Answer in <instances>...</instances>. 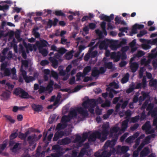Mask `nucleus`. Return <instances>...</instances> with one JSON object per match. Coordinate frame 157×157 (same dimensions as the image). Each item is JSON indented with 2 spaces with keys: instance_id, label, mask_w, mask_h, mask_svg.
Listing matches in <instances>:
<instances>
[{
  "instance_id": "f257e3e1",
  "label": "nucleus",
  "mask_w": 157,
  "mask_h": 157,
  "mask_svg": "<svg viewBox=\"0 0 157 157\" xmlns=\"http://www.w3.org/2000/svg\"><path fill=\"white\" fill-rule=\"evenodd\" d=\"M77 112L81 114L83 117H87L89 115L88 111L82 107H77L76 109H73L70 111L69 115L71 119L73 118H76L77 116Z\"/></svg>"
},
{
  "instance_id": "f03ea898",
  "label": "nucleus",
  "mask_w": 157,
  "mask_h": 157,
  "mask_svg": "<svg viewBox=\"0 0 157 157\" xmlns=\"http://www.w3.org/2000/svg\"><path fill=\"white\" fill-rule=\"evenodd\" d=\"M103 100L101 97H99L96 100L94 99H89V98L86 101L83 102L82 104V106L85 109H87L88 108L89 105L90 106H95L98 104H101L102 103Z\"/></svg>"
},
{
  "instance_id": "7ed1b4c3",
  "label": "nucleus",
  "mask_w": 157,
  "mask_h": 157,
  "mask_svg": "<svg viewBox=\"0 0 157 157\" xmlns=\"http://www.w3.org/2000/svg\"><path fill=\"white\" fill-rule=\"evenodd\" d=\"M13 94L17 96H18L22 98H28V93L22 89L18 87L16 88L13 91Z\"/></svg>"
},
{
  "instance_id": "20e7f679",
  "label": "nucleus",
  "mask_w": 157,
  "mask_h": 157,
  "mask_svg": "<svg viewBox=\"0 0 157 157\" xmlns=\"http://www.w3.org/2000/svg\"><path fill=\"white\" fill-rule=\"evenodd\" d=\"M118 135L117 134H114L113 136L110 137H112L111 140H107L104 145V147H113L116 144V142L118 138Z\"/></svg>"
},
{
  "instance_id": "39448f33",
  "label": "nucleus",
  "mask_w": 157,
  "mask_h": 157,
  "mask_svg": "<svg viewBox=\"0 0 157 157\" xmlns=\"http://www.w3.org/2000/svg\"><path fill=\"white\" fill-rule=\"evenodd\" d=\"M112 41L109 39H105L102 41L99 40L98 43L99 48L100 50L103 49H107L109 44L111 43Z\"/></svg>"
},
{
  "instance_id": "423d86ee",
  "label": "nucleus",
  "mask_w": 157,
  "mask_h": 157,
  "mask_svg": "<svg viewBox=\"0 0 157 157\" xmlns=\"http://www.w3.org/2000/svg\"><path fill=\"white\" fill-rule=\"evenodd\" d=\"M97 138L100 140L102 141L101 133L98 131H95L92 133L88 137L89 140L92 142L95 141Z\"/></svg>"
},
{
  "instance_id": "0eeeda50",
  "label": "nucleus",
  "mask_w": 157,
  "mask_h": 157,
  "mask_svg": "<svg viewBox=\"0 0 157 157\" xmlns=\"http://www.w3.org/2000/svg\"><path fill=\"white\" fill-rule=\"evenodd\" d=\"M151 127L150 122L149 121H147L143 125L142 128L143 130L145 131L146 134L148 135L153 133L155 132L154 130L153 129L150 130Z\"/></svg>"
},
{
  "instance_id": "6e6552de",
  "label": "nucleus",
  "mask_w": 157,
  "mask_h": 157,
  "mask_svg": "<svg viewBox=\"0 0 157 157\" xmlns=\"http://www.w3.org/2000/svg\"><path fill=\"white\" fill-rule=\"evenodd\" d=\"M102 130L101 132V136H102L101 140L102 142L104 141L107 138V136L109 134V125L104 124L102 126Z\"/></svg>"
},
{
  "instance_id": "1a4fd4ad",
  "label": "nucleus",
  "mask_w": 157,
  "mask_h": 157,
  "mask_svg": "<svg viewBox=\"0 0 157 157\" xmlns=\"http://www.w3.org/2000/svg\"><path fill=\"white\" fill-rule=\"evenodd\" d=\"M7 63H2L1 65V71L3 72V75L5 76H9L11 73L10 69L7 68Z\"/></svg>"
},
{
  "instance_id": "9d476101",
  "label": "nucleus",
  "mask_w": 157,
  "mask_h": 157,
  "mask_svg": "<svg viewBox=\"0 0 157 157\" xmlns=\"http://www.w3.org/2000/svg\"><path fill=\"white\" fill-rule=\"evenodd\" d=\"M147 86L146 78L145 76L143 77L141 83H138L136 86V89L145 88Z\"/></svg>"
},
{
  "instance_id": "9b49d317",
  "label": "nucleus",
  "mask_w": 157,
  "mask_h": 157,
  "mask_svg": "<svg viewBox=\"0 0 157 157\" xmlns=\"http://www.w3.org/2000/svg\"><path fill=\"white\" fill-rule=\"evenodd\" d=\"M121 53L120 52L117 53L115 52H113L111 54V58L114 59V62H117L119 61L121 58Z\"/></svg>"
},
{
  "instance_id": "f8f14e48",
  "label": "nucleus",
  "mask_w": 157,
  "mask_h": 157,
  "mask_svg": "<svg viewBox=\"0 0 157 157\" xmlns=\"http://www.w3.org/2000/svg\"><path fill=\"white\" fill-rule=\"evenodd\" d=\"M144 27L143 25H139L135 24L132 27L131 30L132 33L133 34H136L137 33V29H143Z\"/></svg>"
},
{
  "instance_id": "ddd939ff",
  "label": "nucleus",
  "mask_w": 157,
  "mask_h": 157,
  "mask_svg": "<svg viewBox=\"0 0 157 157\" xmlns=\"http://www.w3.org/2000/svg\"><path fill=\"white\" fill-rule=\"evenodd\" d=\"M130 68L133 73L135 72L138 68L139 65L137 62L129 63Z\"/></svg>"
},
{
  "instance_id": "4468645a",
  "label": "nucleus",
  "mask_w": 157,
  "mask_h": 157,
  "mask_svg": "<svg viewBox=\"0 0 157 157\" xmlns=\"http://www.w3.org/2000/svg\"><path fill=\"white\" fill-rule=\"evenodd\" d=\"M47 44H48V42L45 40H43L40 42L38 41L36 42V45L39 50L43 48V47H47Z\"/></svg>"
},
{
  "instance_id": "2eb2a0df",
  "label": "nucleus",
  "mask_w": 157,
  "mask_h": 157,
  "mask_svg": "<svg viewBox=\"0 0 157 157\" xmlns=\"http://www.w3.org/2000/svg\"><path fill=\"white\" fill-rule=\"evenodd\" d=\"M49 60L52 63V66L55 68H56L58 65V61L55 58V57H50Z\"/></svg>"
},
{
  "instance_id": "dca6fc26",
  "label": "nucleus",
  "mask_w": 157,
  "mask_h": 157,
  "mask_svg": "<svg viewBox=\"0 0 157 157\" xmlns=\"http://www.w3.org/2000/svg\"><path fill=\"white\" fill-rule=\"evenodd\" d=\"M150 153V150L148 147H145L141 151L140 153V157L147 156Z\"/></svg>"
},
{
  "instance_id": "f3484780",
  "label": "nucleus",
  "mask_w": 157,
  "mask_h": 157,
  "mask_svg": "<svg viewBox=\"0 0 157 157\" xmlns=\"http://www.w3.org/2000/svg\"><path fill=\"white\" fill-rule=\"evenodd\" d=\"M58 21V19L57 18H54L53 21H52V20L49 19L47 23V25L49 26V28H51L52 25L55 26L57 25Z\"/></svg>"
},
{
  "instance_id": "a211bd4d",
  "label": "nucleus",
  "mask_w": 157,
  "mask_h": 157,
  "mask_svg": "<svg viewBox=\"0 0 157 157\" xmlns=\"http://www.w3.org/2000/svg\"><path fill=\"white\" fill-rule=\"evenodd\" d=\"M36 137V136L35 134L32 135L28 137L27 141L30 145H31L34 144Z\"/></svg>"
},
{
  "instance_id": "6ab92c4d",
  "label": "nucleus",
  "mask_w": 157,
  "mask_h": 157,
  "mask_svg": "<svg viewBox=\"0 0 157 157\" xmlns=\"http://www.w3.org/2000/svg\"><path fill=\"white\" fill-rule=\"evenodd\" d=\"M33 109L35 111L40 112L41 111L43 108L41 105H37L35 104H33L31 105Z\"/></svg>"
},
{
  "instance_id": "aec40b11",
  "label": "nucleus",
  "mask_w": 157,
  "mask_h": 157,
  "mask_svg": "<svg viewBox=\"0 0 157 157\" xmlns=\"http://www.w3.org/2000/svg\"><path fill=\"white\" fill-rule=\"evenodd\" d=\"M120 130V128L118 126H114L112 127L110 130V133L109 134V137H113L114 136V134H113L114 133H115V134H117L118 131Z\"/></svg>"
},
{
  "instance_id": "412c9836",
  "label": "nucleus",
  "mask_w": 157,
  "mask_h": 157,
  "mask_svg": "<svg viewBox=\"0 0 157 157\" xmlns=\"http://www.w3.org/2000/svg\"><path fill=\"white\" fill-rule=\"evenodd\" d=\"M20 144L18 143H16L12 147H11L10 150L12 152L16 153L20 150Z\"/></svg>"
},
{
  "instance_id": "4be33fe9",
  "label": "nucleus",
  "mask_w": 157,
  "mask_h": 157,
  "mask_svg": "<svg viewBox=\"0 0 157 157\" xmlns=\"http://www.w3.org/2000/svg\"><path fill=\"white\" fill-rule=\"evenodd\" d=\"M128 120H125L122 121L121 131H122L123 132H124L128 127Z\"/></svg>"
},
{
  "instance_id": "5701e85b",
  "label": "nucleus",
  "mask_w": 157,
  "mask_h": 157,
  "mask_svg": "<svg viewBox=\"0 0 157 157\" xmlns=\"http://www.w3.org/2000/svg\"><path fill=\"white\" fill-rule=\"evenodd\" d=\"M71 119L69 115L68 116L64 115L61 118V121L62 123L67 124V123L69 122Z\"/></svg>"
},
{
  "instance_id": "b1692460",
  "label": "nucleus",
  "mask_w": 157,
  "mask_h": 157,
  "mask_svg": "<svg viewBox=\"0 0 157 157\" xmlns=\"http://www.w3.org/2000/svg\"><path fill=\"white\" fill-rule=\"evenodd\" d=\"M112 41L111 43L109 44L110 47L111 49L113 50H116L118 48L120 47L119 44H117L115 42L112 40H110Z\"/></svg>"
},
{
  "instance_id": "393cba45",
  "label": "nucleus",
  "mask_w": 157,
  "mask_h": 157,
  "mask_svg": "<svg viewBox=\"0 0 157 157\" xmlns=\"http://www.w3.org/2000/svg\"><path fill=\"white\" fill-rule=\"evenodd\" d=\"M100 74L99 71L96 67H94L92 70L91 75L94 77H98Z\"/></svg>"
},
{
  "instance_id": "a878e982",
  "label": "nucleus",
  "mask_w": 157,
  "mask_h": 157,
  "mask_svg": "<svg viewBox=\"0 0 157 157\" xmlns=\"http://www.w3.org/2000/svg\"><path fill=\"white\" fill-rule=\"evenodd\" d=\"M149 85L150 87H153L155 88L157 87V80L152 78L149 80Z\"/></svg>"
},
{
  "instance_id": "bb28decb",
  "label": "nucleus",
  "mask_w": 157,
  "mask_h": 157,
  "mask_svg": "<svg viewBox=\"0 0 157 157\" xmlns=\"http://www.w3.org/2000/svg\"><path fill=\"white\" fill-rule=\"evenodd\" d=\"M54 84V82L53 80H50L48 83V84L46 86V90H50L52 92L53 90V86Z\"/></svg>"
},
{
  "instance_id": "cd10ccee",
  "label": "nucleus",
  "mask_w": 157,
  "mask_h": 157,
  "mask_svg": "<svg viewBox=\"0 0 157 157\" xmlns=\"http://www.w3.org/2000/svg\"><path fill=\"white\" fill-rule=\"evenodd\" d=\"M129 74L128 73H126L121 79V82L122 84H124L128 81Z\"/></svg>"
},
{
  "instance_id": "c85d7f7f",
  "label": "nucleus",
  "mask_w": 157,
  "mask_h": 157,
  "mask_svg": "<svg viewBox=\"0 0 157 157\" xmlns=\"http://www.w3.org/2000/svg\"><path fill=\"white\" fill-rule=\"evenodd\" d=\"M39 29V28L37 27L33 29L32 31L33 34L35 36V38H38L40 37V34L37 31Z\"/></svg>"
},
{
  "instance_id": "c756f323",
  "label": "nucleus",
  "mask_w": 157,
  "mask_h": 157,
  "mask_svg": "<svg viewBox=\"0 0 157 157\" xmlns=\"http://www.w3.org/2000/svg\"><path fill=\"white\" fill-rule=\"evenodd\" d=\"M67 124L59 123L56 126V129L57 130H60L64 129L67 127Z\"/></svg>"
},
{
  "instance_id": "7c9ffc66",
  "label": "nucleus",
  "mask_w": 157,
  "mask_h": 157,
  "mask_svg": "<svg viewBox=\"0 0 157 157\" xmlns=\"http://www.w3.org/2000/svg\"><path fill=\"white\" fill-rule=\"evenodd\" d=\"M71 139L68 137H66L62 140L61 143L62 145L68 144L71 143Z\"/></svg>"
},
{
  "instance_id": "2f4dec72",
  "label": "nucleus",
  "mask_w": 157,
  "mask_h": 157,
  "mask_svg": "<svg viewBox=\"0 0 157 157\" xmlns=\"http://www.w3.org/2000/svg\"><path fill=\"white\" fill-rule=\"evenodd\" d=\"M1 96L3 97L4 100H7L10 97V93L9 92L4 91L2 93Z\"/></svg>"
},
{
  "instance_id": "473e14b6",
  "label": "nucleus",
  "mask_w": 157,
  "mask_h": 157,
  "mask_svg": "<svg viewBox=\"0 0 157 157\" xmlns=\"http://www.w3.org/2000/svg\"><path fill=\"white\" fill-rule=\"evenodd\" d=\"M102 32L100 31L99 29H97L95 31L96 33L98 34L99 36H102V34L103 33L106 36L107 34V33L105 29H102Z\"/></svg>"
},
{
  "instance_id": "72a5a7b5",
  "label": "nucleus",
  "mask_w": 157,
  "mask_h": 157,
  "mask_svg": "<svg viewBox=\"0 0 157 157\" xmlns=\"http://www.w3.org/2000/svg\"><path fill=\"white\" fill-rule=\"evenodd\" d=\"M100 17L102 20L106 21L109 22H110V20L108 16L104 14H101L100 16Z\"/></svg>"
},
{
  "instance_id": "f704fd0d",
  "label": "nucleus",
  "mask_w": 157,
  "mask_h": 157,
  "mask_svg": "<svg viewBox=\"0 0 157 157\" xmlns=\"http://www.w3.org/2000/svg\"><path fill=\"white\" fill-rule=\"evenodd\" d=\"M142 97L140 96L139 97V99L140 100L143 101L149 96V94L145 92L142 91Z\"/></svg>"
},
{
  "instance_id": "c9c22d12",
  "label": "nucleus",
  "mask_w": 157,
  "mask_h": 157,
  "mask_svg": "<svg viewBox=\"0 0 157 157\" xmlns=\"http://www.w3.org/2000/svg\"><path fill=\"white\" fill-rule=\"evenodd\" d=\"M11 73L12 74V78L13 79H17V76L16 74V70L15 67L13 68L11 70Z\"/></svg>"
},
{
  "instance_id": "e433bc0d",
  "label": "nucleus",
  "mask_w": 157,
  "mask_h": 157,
  "mask_svg": "<svg viewBox=\"0 0 157 157\" xmlns=\"http://www.w3.org/2000/svg\"><path fill=\"white\" fill-rule=\"evenodd\" d=\"M88 150H87L86 148H82L79 154V156L80 157V156H82L86 154V155H88Z\"/></svg>"
},
{
  "instance_id": "4c0bfd02",
  "label": "nucleus",
  "mask_w": 157,
  "mask_h": 157,
  "mask_svg": "<svg viewBox=\"0 0 157 157\" xmlns=\"http://www.w3.org/2000/svg\"><path fill=\"white\" fill-rule=\"evenodd\" d=\"M24 79L25 80V82L27 83H29V82L34 80L35 79L34 77L30 76H27L24 78Z\"/></svg>"
},
{
  "instance_id": "58836bf2",
  "label": "nucleus",
  "mask_w": 157,
  "mask_h": 157,
  "mask_svg": "<svg viewBox=\"0 0 157 157\" xmlns=\"http://www.w3.org/2000/svg\"><path fill=\"white\" fill-rule=\"evenodd\" d=\"M53 14H55L56 15L58 16H65V14L61 10H56Z\"/></svg>"
},
{
  "instance_id": "ea45409f",
  "label": "nucleus",
  "mask_w": 157,
  "mask_h": 157,
  "mask_svg": "<svg viewBox=\"0 0 157 157\" xmlns=\"http://www.w3.org/2000/svg\"><path fill=\"white\" fill-rule=\"evenodd\" d=\"M39 52L44 56H46L48 54V51L46 49L41 48L39 50Z\"/></svg>"
},
{
  "instance_id": "a19ab883",
  "label": "nucleus",
  "mask_w": 157,
  "mask_h": 157,
  "mask_svg": "<svg viewBox=\"0 0 157 157\" xmlns=\"http://www.w3.org/2000/svg\"><path fill=\"white\" fill-rule=\"evenodd\" d=\"M75 143H82V139L80 135H77L74 141Z\"/></svg>"
},
{
  "instance_id": "79ce46f5",
  "label": "nucleus",
  "mask_w": 157,
  "mask_h": 157,
  "mask_svg": "<svg viewBox=\"0 0 157 157\" xmlns=\"http://www.w3.org/2000/svg\"><path fill=\"white\" fill-rule=\"evenodd\" d=\"M91 70V67L90 66L86 67L83 69V73L85 76L87 73L89 72Z\"/></svg>"
},
{
  "instance_id": "37998d69",
  "label": "nucleus",
  "mask_w": 157,
  "mask_h": 157,
  "mask_svg": "<svg viewBox=\"0 0 157 157\" xmlns=\"http://www.w3.org/2000/svg\"><path fill=\"white\" fill-rule=\"evenodd\" d=\"M135 138L132 136L128 137L125 140V142L128 143H133L135 140Z\"/></svg>"
},
{
  "instance_id": "c03bdc74",
  "label": "nucleus",
  "mask_w": 157,
  "mask_h": 157,
  "mask_svg": "<svg viewBox=\"0 0 157 157\" xmlns=\"http://www.w3.org/2000/svg\"><path fill=\"white\" fill-rule=\"evenodd\" d=\"M110 102L109 101L106 100L104 103H102L101 105V107L104 108L106 107H109L110 105Z\"/></svg>"
},
{
  "instance_id": "a18cd8bd",
  "label": "nucleus",
  "mask_w": 157,
  "mask_h": 157,
  "mask_svg": "<svg viewBox=\"0 0 157 157\" xmlns=\"http://www.w3.org/2000/svg\"><path fill=\"white\" fill-rule=\"evenodd\" d=\"M85 76L83 73H82L81 72H79L76 75L77 81H80L81 80V77H83Z\"/></svg>"
},
{
  "instance_id": "49530a36",
  "label": "nucleus",
  "mask_w": 157,
  "mask_h": 157,
  "mask_svg": "<svg viewBox=\"0 0 157 157\" xmlns=\"http://www.w3.org/2000/svg\"><path fill=\"white\" fill-rule=\"evenodd\" d=\"M105 67L109 69H111L113 67V63L112 62H110L108 63H105Z\"/></svg>"
},
{
  "instance_id": "de8ad7c7",
  "label": "nucleus",
  "mask_w": 157,
  "mask_h": 157,
  "mask_svg": "<svg viewBox=\"0 0 157 157\" xmlns=\"http://www.w3.org/2000/svg\"><path fill=\"white\" fill-rule=\"evenodd\" d=\"M136 89V86L135 87L134 85H132L129 88L126 90V92L128 94H129L132 92L134 89Z\"/></svg>"
},
{
  "instance_id": "09e8293b",
  "label": "nucleus",
  "mask_w": 157,
  "mask_h": 157,
  "mask_svg": "<svg viewBox=\"0 0 157 157\" xmlns=\"http://www.w3.org/2000/svg\"><path fill=\"white\" fill-rule=\"evenodd\" d=\"M129 149L128 146H123L121 148V152L123 153H126Z\"/></svg>"
},
{
  "instance_id": "8fccbe9b",
  "label": "nucleus",
  "mask_w": 157,
  "mask_h": 157,
  "mask_svg": "<svg viewBox=\"0 0 157 157\" xmlns=\"http://www.w3.org/2000/svg\"><path fill=\"white\" fill-rule=\"evenodd\" d=\"M7 145V141L6 140L3 142V144L0 145V148L2 151H3L6 148Z\"/></svg>"
},
{
  "instance_id": "3c124183",
  "label": "nucleus",
  "mask_w": 157,
  "mask_h": 157,
  "mask_svg": "<svg viewBox=\"0 0 157 157\" xmlns=\"http://www.w3.org/2000/svg\"><path fill=\"white\" fill-rule=\"evenodd\" d=\"M99 42H97L94 46L90 47V48L88 51L90 53H91V52H93V51L94 50L95 48H97V47L98 46Z\"/></svg>"
},
{
  "instance_id": "603ef678",
  "label": "nucleus",
  "mask_w": 157,
  "mask_h": 157,
  "mask_svg": "<svg viewBox=\"0 0 157 157\" xmlns=\"http://www.w3.org/2000/svg\"><path fill=\"white\" fill-rule=\"evenodd\" d=\"M139 119H140L139 116L137 115L135 117H132L131 118V121L133 123H135L138 121Z\"/></svg>"
},
{
  "instance_id": "864d4df0",
  "label": "nucleus",
  "mask_w": 157,
  "mask_h": 157,
  "mask_svg": "<svg viewBox=\"0 0 157 157\" xmlns=\"http://www.w3.org/2000/svg\"><path fill=\"white\" fill-rule=\"evenodd\" d=\"M20 32L19 30H18L15 33V38L18 40H21V38L20 36Z\"/></svg>"
},
{
  "instance_id": "5fc2aeb1",
  "label": "nucleus",
  "mask_w": 157,
  "mask_h": 157,
  "mask_svg": "<svg viewBox=\"0 0 157 157\" xmlns=\"http://www.w3.org/2000/svg\"><path fill=\"white\" fill-rule=\"evenodd\" d=\"M109 85L111 86H113L114 88L117 89L119 88V86L117 83L114 81L110 83Z\"/></svg>"
},
{
  "instance_id": "6e6d98bb",
  "label": "nucleus",
  "mask_w": 157,
  "mask_h": 157,
  "mask_svg": "<svg viewBox=\"0 0 157 157\" xmlns=\"http://www.w3.org/2000/svg\"><path fill=\"white\" fill-rule=\"evenodd\" d=\"M72 53L71 52H68L65 55V57L66 59L68 60L71 59L72 57Z\"/></svg>"
},
{
  "instance_id": "4d7b16f0",
  "label": "nucleus",
  "mask_w": 157,
  "mask_h": 157,
  "mask_svg": "<svg viewBox=\"0 0 157 157\" xmlns=\"http://www.w3.org/2000/svg\"><path fill=\"white\" fill-rule=\"evenodd\" d=\"M88 137V134L87 132H84L82 135V142H84L85 140Z\"/></svg>"
},
{
  "instance_id": "13d9d810",
  "label": "nucleus",
  "mask_w": 157,
  "mask_h": 157,
  "mask_svg": "<svg viewBox=\"0 0 157 157\" xmlns=\"http://www.w3.org/2000/svg\"><path fill=\"white\" fill-rule=\"evenodd\" d=\"M148 43L151 44L156 45L157 46V38L154 39L152 40H150Z\"/></svg>"
},
{
  "instance_id": "bf43d9fd",
  "label": "nucleus",
  "mask_w": 157,
  "mask_h": 157,
  "mask_svg": "<svg viewBox=\"0 0 157 157\" xmlns=\"http://www.w3.org/2000/svg\"><path fill=\"white\" fill-rule=\"evenodd\" d=\"M146 116L145 114V111H143L140 114V121H143L146 118Z\"/></svg>"
},
{
  "instance_id": "052dcab7",
  "label": "nucleus",
  "mask_w": 157,
  "mask_h": 157,
  "mask_svg": "<svg viewBox=\"0 0 157 157\" xmlns=\"http://www.w3.org/2000/svg\"><path fill=\"white\" fill-rule=\"evenodd\" d=\"M145 54L144 52L143 51H139L137 52L136 56L137 57H141L143 56Z\"/></svg>"
},
{
  "instance_id": "680f3d73",
  "label": "nucleus",
  "mask_w": 157,
  "mask_h": 157,
  "mask_svg": "<svg viewBox=\"0 0 157 157\" xmlns=\"http://www.w3.org/2000/svg\"><path fill=\"white\" fill-rule=\"evenodd\" d=\"M18 136V134L17 132L12 133L10 136V139L13 140L16 138Z\"/></svg>"
},
{
  "instance_id": "e2e57ef3",
  "label": "nucleus",
  "mask_w": 157,
  "mask_h": 157,
  "mask_svg": "<svg viewBox=\"0 0 157 157\" xmlns=\"http://www.w3.org/2000/svg\"><path fill=\"white\" fill-rule=\"evenodd\" d=\"M61 55L64 54L66 51V50L63 48H62L57 51Z\"/></svg>"
},
{
  "instance_id": "0e129e2a",
  "label": "nucleus",
  "mask_w": 157,
  "mask_h": 157,
  "mask_svg": "<svg viewBox=\"0 0 157 157\" xmlns=\"http://www.w3.org/2000/svg\"><path fill=\"white\" fill-rule=\"evenodd\" d=\"M99 73L100 74H103L106 71V68L104 67H100L99 68Z\"/></svg>"
},
{
  "instance_id": "69168bd1",
  "label": "nucleus",
  "mask_w": 157,
  "mask_h": 157,
  "mask_svg": "<svg viewBox=\"0 0 157 157\" xmlns=\"http://www.w3.org/2000/svg\"><path fill=\"white\" fill-rule=\"evenodd\" d=\"M49 62L47 60H42L40 62V64L42 66H44L48 65L49 63Z\"/></svg>"
},
{
  "instance_id": "338daca9",
  "label": "nucleus",
  "mask_w": 157,
  "mask_h": 157,
  "mask_svg": "<svg viewBox=\"0 0 157 157\" xmlns=\"http://www.w3.org/2000/svg\"><path fill=\"white\" fill-rule=\"evenodd\" d=\"M154 106V105L153 104L151 103H149L148 104L147 108V110H149V111H152L153 108Z\"/></svg>"
},
{
  "instance_id": "774afa93",
  "label": "nucleus",
  "mask_w": 157,
  "mask_h": 157,
  "mask_svg": "<svg viewBox=\"0 0 157 157\" xmlns=\"http://www.w3.org/2000/svg\"><path fill=\"white\" fill-rule=\"evenodd\" d=\"M52 149L56 151H61V147L59 145H55L52 147Z\"/></svg>"
}]
</instances>
